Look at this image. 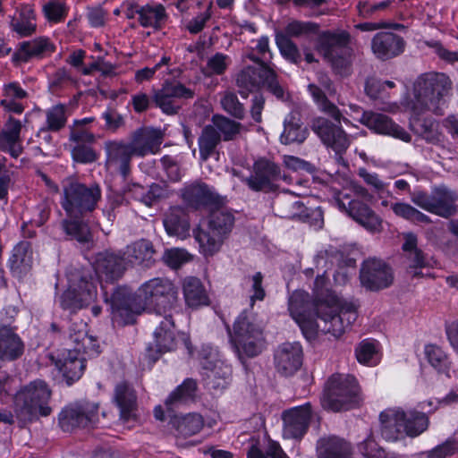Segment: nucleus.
Returning <instances> with one entry per match:
<instances>
[{
	"instance_id": "3c124183",
	"label": "nucleus",
	"mask_w": 458,
	"mask_h": 458,
	"mask_svg": "<svg viewBox=\"0 0 458 458\" xmlns=\"http://www.w3.org/2000/svg\"><path fill=\"white\" fill-rule=\"evenodd\" d=\"M412 115L410 119L411 129L419 136L428 141L437 140V124L431 117H420L423 113L416 114L411 110Z\"/></svg>"
},
{
	"instance_id": "09e8293b",
	"label": "nucleus",
	"mask_w": 458,
	"mask_h": 458,
	"mask_svg": "<svg viewBox=\"0 0 458 458\" xmlns=\"http://www.w3.org/2000/svg\"><path fill=\"white\" fill-rule=\"evenodd\" d=\"M210 125L216 128V132L220 133L221 140L224 141L236 140L243 130V125L240 122L222 114H214Z\"/></svg>"
},
{
	"instance_id": "f3484780",
	"label": "nucleus",
	"mask_w": 458,
	"mask_h": 458,
	"mask_svg": "<svg viewBox=\"0 0 458 458\" xmlns=\"http://www.w3.org/2000/svg\"><path fill=\"white\" fill-rule=\"evenodd\" d=\"M195 91L178 81H165L162 87L153 91L154 107L167 115L177 114L183 101L192 99Z\"/></svg>"
},
{
	"instance_id": "b1692460",
	"label": "nucleus",
	"mask_w": 458,
	"mask_h": 458,
	"mask_svg": "<svg viewBox=\"0 0 458 458\" xmlns=\"http://www.w3.org/2000/svg\"><path fill=\"white\" fill-rule=\"evenodd\" d=\"M360 280L368 290L378 291L392 284L393 271L383 260L369 259L361 265Z\"/></svg>"
},
{
	"instance_id": "473e14b6",
	"label": "nucleus",
	"mask_w": 458,
	"mask_h": 458,
	"mask_svg": "<svg viewBox=\"0 0 458 458\" xmlns=\"http://www.w3.org/2000/svg\"><path fill=\"white\" fill-rule=\"evenodd\" d=\"M25 351V344L16 333V327L0 324V360L14 361Z\"/></svg>"
},
{
	"instance_id": "a211bd4d",
	"label": "nucleus",
	"mask_w": 458,
	"mask_h": 458,
	"mask_svg": "<svg viewBox=\"0 0 458 458\" xmlns=\"http://www.w3.org/2000/svg\"><path fill=\"white\" fill-rule=\"evenodd\" d=\"M131 148L123 140H109L104 143L105 167L112 174H118L124 184L131 177V162L135 157Z\"/></svg>"
},
{
	"instance_id": "58836bf2",
	"label": "nucleus",
	"mask_w": 458,
	"mask_h": 458,
	"mask_svg": "<svg viewBox=\"0 0 458 458\" xmlns=\"http://www.w3.org/2000/svg\"><path fill=\"white\" fill-rule=\"evenodd\" d=\"M11 28L20 37L25 38L37 30L36 13L32 5L22 4L11 20Z\"/></svg>"
},
{
	"instance_id": "20e7f679",
	"label": "nucleus",
	"mask_w": 458,
	"mask_h": 458,
	"mask_svg": "<svg viewBox=\"0 0 458 458\" xmlns=\"http://www.w3.org/2000/svg\"><path fill=\"white\" fill-rule=\"evenodd\" d=\"M233 225L234 216L232 212L225 209L213 211L207 225H199L192 232L199 253L208 259L219 252Z\"/></svg>"
},
{
	"instance_id": "774afa93",
	"label": "nucleus",
	"mask_w": 458,
	"mask_h": 458,
	"mask_svg": "<svg viewBox=\"0 0 458 458\" xmlns=\"http://www.w3.org/2000/svg\"><path fill=\"white\" fill-rule=\"evenodd\" d=\"M458 451V431L448 438L445 443L438 445L429 452L427 458H447Z\"/></svg>"
},
{
	"instance_id": "4be33fe9",
	"label": "nucleus",
	"mask_w": 458,
	"mask_h": 458,
	"mask_svg": "<svg viewBox=\"0 0 458 458\" xmlns=\"http://www.w3.org/2000/svg\"><path fill=\"white\" fill-rule=\"evenodd\" d=\"M335 202L341 211L346 213L367 230L371 232L379 230L381 219L362 200L351 199L347 194L339 193L335 198Z\"/></svg>"
},
{
	"instance_id": "bf43d9fd",
	"label": "nucleus",
	"mask_w": 458,
	"mask_h": 458,
	"mask_svg": "<svg viewBox=\"0 0 458 458\" xmlns=\"http://www.w3.org/2000/svg\"><path fill=\"white\" fill-rule=\"evenodd\" d=\"M69 7L60 0H50L42 7L44 17L49 23L63 22L68 15Z\"/></svg>"
},
{
	"instance_id": "4d7b16f0",
	"label": "nucleus",
	"mask_w": 458,
	"mask_h": 458,
	"mask_svg": "<svg viewBox=\"0 0 458 458\" xmlns=\"http://www.w3.org/2000/svg\"><path fill=\"white\" fill-rule=\"evenodd\" d=\"M276 44L279 49L281 55L289 63L293 64H300L302 57L297 45L288 38L287 35L283 33H276Z\"/></svg>"
},
{
	"instance_id": "864d4df0",
	"label": "nucleus",
	"mask_w": 458,
	"mask_h": 458,
	"mask_svg": "<svg viewBox=\"0 0 458 458\" xmlns=\"http://www.w3.org/2000/svg\"><path fill=\"white\" fill-rule=\"evenodd\" d=\"M80 218L64 219L61 223L62 229L70 240H76L79 242H89L92 236L87 224L79 220Z\"/></svg>"
},
{
	"instance_id": "9b49d317",
	"label": "nucleus",
	"mask_w": 458,
	"mask_h": 458,
	"mask_svg": "<svg viewBox=\"0 0 458 458\" xmlns=\"http://www.w3.org/2000/svg\"><path fill=\"white\" fill-rule=\"evenodd\" d=\"M68 289L60 297L64 310L75 311L92 303L97 298V285L89 271L75 269L68 275Z\"/></svg>"
},
{
	"instance_id": "de8ad7c7",
	"label": "nucleus",
	"mask_w": 458,
	"mask_h": 458,
	"mask_svg": "<svg viewBox=\"0 0 458 458\" xmlns=\"http://www.w3.org/2000/svg\"><path fill=\"white\" fill-rule=\"evenodd\" d=\"M221 142L220 133L216 132V128L211 125H206L198 139L199 157L202 161H207L217 151L216 148Z\"/></svg>"
},
{
	"instance_id": "f704fd0d",
	"label": "nucleus",
	"mask_w": 458,
	"mask_h": 458,
	"mask_svg": "<svg viewBox=\"0 0 458 458\" xmlns=\"http://www.w3.org/2000/svg\"><path fill=\"white\" fill-rule=\"evenodd\" d=\"M70 340L74 344L72 350L76 351L80 356L87 355L92 358L101 352L98 341L88 335L87 324L82 321L79 325L73 323L70 327Z\"/></svg>"
},
{
	"instance_id": "2eb2a0df",
	"label": "nucleus",
	"mask_w": 458,
	"mask_h": 458,
	"mask_svg": "<svg viewBox=\"0 0 458 458\" xmlns=\"http://www.w3.org/2000/svg\"><path fill=\"white\" fill-rule=\"evenodd\" d=\"M98 409V403L87 400L70 403L58 415L59 426L64 432L98 427L100 424Z\"/></svg>"
},
{
	"instance_id": "4468645a",
	"label": "nucleus",
	"mask_w": 458,
	"mask_h": 458,
	"mask_svg": "<svg viewBox=\"0 0 458 458\" xmlns=\"http://www.w3.org/2000/svg\"><path fill=\"white\" fill-rule=\"evenodd\" d=\"M286 178L279 164L267 157H259L252 164L250 176L242 181L253 191L271 193L276 191L280 182L286 181Z\"/></svg>"
},
{
	"instance_id": "a19ab883",
	"label": "nucleus",
	"mask_w": 458,
	"mask_h": 458,
	"mask_svg": "<svg viewBox=\"0 0 458 458\" xmlns=\"http://www.w3.org/2000/svg\"><path fill=\"white\" fill-rule=\"evenodd\" d=\"M317 454L318 458H350L351 447L337 437H323L317 443Z\"/></svg>"
},
{
	"instance_id": "4c0bfd02",
	"label": "nucleus",
	"mask_w": 458,
	"mask_h": 458,
	"mask_svg": "<svg viewBox=\"0 0 458 458\" xmlns=\"http://www.w3.org/2000/svg\"><path fill=\"white\" fill-rule=\"evenodd\" d=\"M155 250L152 243L141 239L128 245L123 253V258L127 265L150 267L153 263Z\"/></svg>"
},
{
	"instance_id": "cd10ccee",
	"label": "nucleus",
	"mask_w": 458,
	"mask_h": 458,
	"mask_svg": "<svg viewBox=\"0 0 458 458\" xmlns=\"http://www.w3.org/2000/svg\"><path fill=\"white\" fill-rule=\"evenodd\" d=\"M405 45L402 36L390 31L377 32L371 39L372 53L381 61H387L402 55Z\"/></svg>"
},
{
	"instance_id": "f03ea898",
	"label": "nucleus",
	"mask_w": 458,
	"mask_h": 458,
	"mask_svg": "<svg viewBox=\"0 0 458 458\" xmlns=\"http://www.w3.org/2000/svg\"><path fill=\"white\" fill-rule=\"evenodd\" d=\"M328 284L329 279L325 273L317 276L313 286L312 310L317 317L316 327L324 334L338 338L356 321L358 314L352 304L338 309V298Z\"/></svg>"
},
{
	"instance_id": "6ab92c4d",
	"label": "nucleus",
	"mask_w": 458,
	"mask_h": 458,
	"mask_svg": "<svg viewBox=\"0 0 458 458\" xmlns=\"http://www.w3.org/2000/svg\"><path fill=\"white\" fill-rule=\"evenodd\" d=\"M184 205L192 210H203L216 208L224 204V198L213 186L201 181L186 183L180 191Z\"/></svg>"
},
{
	"instance_id": "79ce46f5",
	"label": "nucleus",
	"mask_w": 458,
	"mask_h": 458,
	"mask_svg": "<svg viewBox=\"0 0 458 458\" xmlns=\"http://www.w3.org/2000/svg\"><path fill=\"white\" fill-rule=\"evenodd\" d=\"M32 251L29 242H21L13 250L9 259V267L14 276H20L26 273L31 267Z\"/></svg>"
},
{
	"instance_id": "338daca9",
	"label": "nucleus",
	"mask_w": 458,
	"mask_h": 458,
	"mask_svg": "<svg viewBox=\"0 0 458 458\" xmlns=\"http://www.w3.org/2000/svg\"><path fill=\"white\" fill-rule=\"evenodd\" d=\"M67 118L65 107L56 105L49 108L46 113V126L51 131H58L64 127Z\"/></svg>"
},
{
	"instance_id": "5701e85b",
	"label": "nucleus",
	"mask_w": 458,
	"mask_h": 458,
	"mask_svg": "<svg viewBox=\"0 0 458 458\" xmlns=\"http://www.w3.org/2000/svg\"><path fill=\"white\" fill-rule=\"evenodd\" d=\"M55 50V45L47 37H38L17 43L11 61L15 67H19L33 60H41L50 55Z\"/></svg>"
},
{
	"instance_id": "423d86ee",
	"label": "nucleus",
	"mask_w": 458,
	"mask_h": 458,
	"mask_svg": "<svg viewBox=\"0 0 458 458\" xmlns=\"http://www.w3.org/2000/svg\"><path fill=\"white\" fill-rule=\"evenodd\" d=\"M50 397L51 391L44 381H34L24 386L14 398L17 419L25 425L38 420L39 416L50 415Z\"/></svg>"
},
{
	"instance_id": "2f4dec72",
	"label": "nucleus",
	"mask_w": 458,
	"mask_h": 458,
	"mask_svg": "<svg viewBox=\"0 0 458 458\" xmlns=\"http://www.w3.org/2000/svg\"><path fill=\"white\" fill-rule=\"evenodd\" d=\"M22 123L13 115H8L0 131V149L17 158L23 152L21 131Z\"/></svg>"
},
{
	"instance_id": "39448f33",
	"label": "nucleus",
	"mask_w": 458,
	"mask_h": 458,
	"mask_svg": "<svg viewBox=\"0 0 458 458\" xmlns=\"http://www.w3.org/2000/svg\"><path fill=\"white\" fill-rule=\"evenodd\" d=\"M382 437L394 442L404 436L417 437L428 428V420L424 412L404 411L400 408L387 409L379 415Z\"/></svg>"
},
{
	"instance_id": "603ef678",
	"label": "nucleus",
	"mask_w": 458,
	"mask_h": 458,
	"mask_svg": "<svg viewBox=\"0 0 458 458\" xmlns=\"http://www.w3.org/2000/svg\"><path fill=\"white\" fill-rule=\"evenodd\" d=\"M391 209L396 216L414 224L429 225L432 223V219L428 215L405 202H394L391 204Z\"/></svg>"
},
{
	"instance_id": "052dcab7",
	"label": "nucleus",
	"mask_w": 458,
	"mask_h": 458,
	"mask_svg": "<svg viewBox=\"0 0 458 458\" xmlns=\"http://www.w3.org/2000/svg\"><path fill=\"white\" fill-rule=\"evenodd\" d=\"M220 104L223 110L234 119L242 120L245 117V107L234 92L225 91L221 97Z\"/></svg>"
},
{
	"instance_id": "ea45409f",
	"label": "nucleus",
	"mask_w": 458,
	"mask_h": 458,
	"mask_svg": "<svg viewBox=\"0 0 458 458\" xmlns=\"http://www.w3.org/2000/svg\"><path fill=\"white\" fill-rule=\"evenodd\" d=\"M395 84L392 81H381L376 78H369L365 82V92L373 100L380 101L384 106L381 107L386 111H394L398 108L396 103H392L390 93L387 89H393Z\"/></svg>"
},
{
	"instance_id": "49530a36",
	"label": "nucleus",
	"mask_w": 458,
	"mask_h": 458,
	"mask_svg": "<svg viewBox=\"0 0 458 458\" xmlns=\"http://www.w3.org/2000/svg\"><path fill=\"white\" fill-rule=\"evenodd\" d=\"M197 383L192 378H186L165 399V404L168 411L194 399Z\"/></svg>"
},
{
	"instance_id": "9d476101",
	"label": "nucleus",
	"mask_w": 458,
	"mask_h": 458,
	"mask_svg": "<svg viewBox=\"0 0 458 458\" xmlns=\"http://www.w3.org/2000/svg\"><path fill=\"white\" fill-rule=\"evenodd\" d=\"M349 34L346 32H321L316 43V49L327 61L335 72L342 77L350 75L352 69L351 54L347 47Z\"/></svg>"
},
{
	"instance_id": "dca6fc26",
	"label": "nucleus",
	"mask_w": 458,
	"mask_h": 458,
	"mask_svg": "<svg viewBox=\"0 0 458 458\" xmlns=\"http://www.w3.org/2000/svg\"><path fill=\"white\" fill-rule=\"evenodd\" d=\"M199 363L208 388L222 391L227 387L232 377V367L220 358L216 348L203 345L199 352Z\"/></svg>"
},
{
	"instance_id": "ddd939ff",
	"label": "nucleus",
	"mask_w": 458,
	"mask_h": 458,
	"mask_svg": "<svg viewBox=\"0 0 458 458\" xmlns=\"http://www.w3.org/2000/svg\"><path fill=\"white\" fill-rule=\"evenodd\" d=\"M236 86L242 97L258 91L261 87L279 99L284 98V90L277 81V75L269 65H249L240 71L235 79Z\"/></svg>"
},
{
	"instance_id": "a878e982",
	"label": "nucleus",
	"mask_w": 458,
	"mask_h": 458,
	"mask_svg": "<svg viewBox=\"0 0 458 458\" xmlns=\"http://www.w3.org/2000/svg\"><path fill=\"white\" fill-rule=\"evenodd\" d=\"M360 122L377 134L392 136L403 141H410V134L389 116L372 111H363Z\"/></svg>"
},
{
	"instance_id": "13d9d810",
	"label": "nucleus",
	"mask_w": 458,
	"mask_h": 458,
	"mask_svg": "<svg viewBox=\"0 0 458 458\" xmlns=\"http://www.w3.org/2000/svg\"><path fill=\"white\" fill-rule=\"evenodd\" d=\"M246 57L258 65H269L273 55L269 47L268 37H260L257 40L256 46L246 55Z\"/></svg>"
},
{
	"instance_id": "aec40b11",
	"label": "nucleus",
	"mask_w": 458,
	"mask_h": 458,
	"mask_svg": "<svg viewBox=\"0 0 458 458\" xmlns=\"http://www.w3.org/2000/svg\"><path fill=\"white\" fill-rule=\"evenodd\" d=\"M342 121L344 123L349 122L343 115L339 121L334 120V122L318 117L314 121L312 126L313 131L321 140L323 144L331 148L336 153L345 151L351 143L348 134L342 128Z\"/></svg>"
},
{
	"instance_id": "69168bd1",
	"label": "nucleus",
	"mask_w": 458,
	"mask_h": 458,
	"mask_svg": "<svg viewBox=\"0 0 458 458\" xmlns=\"http://www.w3.org/2000/svg\"><path fill=\"white\" fill-rule=\"evenodd\" d=\"M355 355L360 363L373 366L377 364V344L374 340L365 339L355 349Z\"/></svg>"
},
{
	"instance_id": "7c9ffc66",
	"label": "nucleus",
	"mask_w": 458,
	"mask_h": 458,
	"mask_svg": "<svg viewBox=\"0 0 458 458\" xmlns=\"http://www.w3.org/2000/svg\"><path fill=\"white\" fill-rule=\"evenodd\" d=\"M126 264L120 253L110 251L100 252L97 255L94 269L98 277L102 280L115 281L123 274Z\"/></svg>"
},
{
	"instance_id": "6e6552de",
	"label": "nucleus",
	"mask_w": 458,
	"mask_h": 458,
	"mask_svg": "<svg viewBox=\"0 0 458 458\" xmlns=\"http://www.w3.org/2000/svg\"><path fill=\"white\" fill-rule=\"evenodd\" d=\"M361 401L360 389L357 379L351 375H332L324 389L321 404L332 411L349 410Z\"/></svg>"
},
{
	"instance_id": "412c9836",
	"label": "nucleus",
	"mask_w": 458,
	"mask_h": 458,
	"mask_svg": "<svg viewBox=\"0 0 458 458\" xmlns=\"http://www.w3.org/2000/svg\"><path fill=\"white\" fill-rule=\"evenodd\" d=\"M272 207L276 216L281 218L308 221L310 216H313L316 225H321L323 224V212L320 208L310 210L291 193L287 192L278 196L273 202Z\"/></svg>"
},
{
	"instance_id": "c03bdc74",
	"label": "nucleus",
	"mask_w": 458,
	"mask_h": 458,
	"mask_svg": "<svg viewBox=\"0 0 458 458\" xmlns=\"http://www.w3.org/2000/svg\"><path fill=\"white\" fill-rule=\"evenodd\" d=\"M163 224L166 233L171 236L183 237L190 230V223L182 208H170L165 216Z\"/></svg>"
},
{
	"instance_id": "0eeeda50",
	"label": "nucleus",
	"mask_w": 458,
	"mask_h": 458,
	"mask_svg": "<svg viewBox=\"0 0 458 458\" xmlns=\"http://www.w3.org/2000/svg\"><path fill=\"white\" fill-rule=\"evenodd\" d=\"M264 328L253 312L243 310L240 313L233 327V341L240 355L253 358L266 349Z\"/></svg>"
},
{
	"instance_id": "c756f323",
	"label": "nucleus",
	"mask_w": 458,
	"mask_h": 458,
	"mask_svg": "<svg viewBox=\"0 0 458 458\" xmlns=\"http://www.w3.org/2000/svg\"><path fill=\"white\" fill-rule=\"evenodd\" d=\"M85 356H80L76 351L68 349L57 355L55 366L62 374L68 386L79 380L85 369Z\"/></svg>"
},
{
	"instance_id": "6e6d98bb",
	"label": "nucleus",
	"mask_w": 458,
	"mask_h": 458,
	"mask_svg": "<svg viewBox=\"0 0 458 458\" xmlns=\"http://www.w3.org/2000/svg\"><path fill=\"white\" fill-rule=\"evenodd\" d=\"M308 90L323 113L334 120L339 121L341 119V111L334 103L328 100L325 91L320 87L315 84H310L308 86Z\"/></svg>"
},
{
	"instance_id": "393cba45",
	"label": "nucleus",
	"mask_w": 458,
	"mask_h": 458,
	"mask_svg": "<svg viewBox=\"0 0 458 458\" xmlns=\"http://www.w3.org/2000/svg\"><path fill=\"white\" fill-rule=\"evenodd\" d=\"M312 413L310 403L284 411L282 413L284 437L301 439L309 429Z\"/></svg>"
},
{
	"instance_id": "5fc2aeb1",
	"label": "nucleus",
	"mask_w": 458,
	"mask_h": 458,
	"mask_svg": "<svg viewBox=\"0 0 458 458\" xmlns=\"http://www.w3.org/2000/svg\"><path fill=\"white\" fill-rule=\"evenodd\" d=\"M424 352L427 360L436 370L448 375L451 369V361L441 347L436 344H427Z\"/></svg>"
},
{
	"instance_id": "0e129e2a",
	"label": "nucleus",
	"mask_w": 458,
	"mask_h": 458,
	"mask_svg": "<svg viewBox=\"0 0 458 458\" xmlns=\"http://www.w3.org/2000/svg\"><path fill=\"white\" fill-rule=\"evenodd\" d=\"M343 252L334 246L322 250L318 252L315 257V264L317 268L322 269L323 273L327 274V271L330 269L335 262H339L342 259Z\"/></svg>"
},
{
	"instance_id": "e433bc0d",
	"label": "nucleus",
	"mask_w": 458,
	"mask_h": 458,
	"mask_svg": "<svg viewBox=\"0 0 458 458\" xmlns=\"http://www.w3.org/2000/svg\"><path fill=\"white\" fill-rule=\"evenodd\" d=\"M308 135L309 131L301 123L300 112L297 110L291 111L284 117L280 142L284 145L301 144L305 141Z\"/></svg>"
},
{
	"instance_id": "37998d69",
	"label": "nucleus",
	"mask_w": 458,
	"mask_h": 458,
	"mask_svg": "<svg viewBox=\"0 0 458 458\" xmlns=\"http://www.w3.org/2000/svg\"><path fill=\"white\" fill-rule=\"evenodd\" d=\"M186 304L191 308H199L208 304V297L201 281L197 277H187L182 284Z\"/></svg>"
},
{
	"instance_id": "8fccbe9b",
	"label": "nucleus",
	"mask_w": 458,
	"mask_h": 458,
	"mask_svg": "<svg viewBox=\"0 0 458 458\" xmlns=\"http://www.w3.org/2000/svg\"><path fill=\"white\" fill-rule=\"evenodd\" d=\"M172 424L178 435L188 437L199 433L203 428L204 421L201 415L189 413L185 416L174 417Z\"/></svg>"
},
{
	"instance_id": "c9c22d12",
	"label": "nucleus",
	"mask_w": 458,
	"mask_h": 458,
	"mask_svg": "<svg viewBox=\"0 0 458 458\" xmlns=\"http://www.w3.org/2000/svg\"><path fill=\"white\" fill-rule=\"evenodd\" d=\"M308 294L302 291H295L289 299V311L292 317L301 325L303 333L306 335V329L310 327V334L313 335L317 331H319L316 327L315 322H306L309 318L310 307H312V302L310 303L308 301Z\"/></svg>"
},
{
	"instance_id": "c85d7f7f",
	"label": "nucleus",
	"mask_w": 458,
	"mask_h": 458,
	"mask_svg": "<svg viewBox=\"0 0 458 458\" xmlns=\"http://www.w3.org/2000/svg\"><path fill=\"white\" fill-rule=\"evenodd\" d=\"M162 142L163 134L160 130L142 127L131 133V140L127 143L135 157H143L148 154L157 153Z\"/></svg>"
},
{
	"instance_id": "f8f14e48",
	"label": "nucleus",
	"mask_w": 458,
	"mask_h": 458,
	"mask_svg": "<svg viewBox=\"0 0 458 458\" xmlns=\"http://www.w3.org/2000/svg\"><path fill=\"white\" fill-rule=\"evenodd\" d=\"M411 200L423 210L443 218H449L458 213V193L444 184L433 187L430 193L415 191L411 193Z\"/></svg>"
},
{
	"instance_id": "1a4fd4ad",
	"label": "nucleus",
	"mask_w": 458,
	"mask_h": 458,
	"mask_svg": "<svg viewBox=\"0 0 458 458\" xmlns=\"http://www.w3.org/2000/svg\"><path fill=\"white\" fill-rule=\"evenodd\" d=\"M101 188L97 183L86 185L71 181L64 185L61 206L70 218H81L93 212L101 199Z\"/></svg>"
},
{
	"instance_id": "72a5a7b5",
	"label": "nucleus",
	"mask_w": 458,
	"mask_h": 458,
	"mask_svg": "<svg viewBox=\"0 0 458 458\" xmlns=\"http://www.w3.org/2000/svg\"><path fill=\"white\" fill-rule=\"evenodd\" d=\"M113 402L119 410L122 420L126 422L136 420L137 395L135 390L127 382L118 383L114 386Z\"/></svg>"
},
{
	"instance_id": "e2e57ef3",
	"label": "nucleus",
	"mask_w": 458,
	"mask_h": 458,
	"mask_svg": "<svg viewBox=\"0 0 458 458\" xmlns=\"http://www.w3.org/2000/svg\"><path fill=\"white\" fill-rule=\"evenodd\" d=\"M247 458H289L277 442L268 441L262 450L257 445H251L247 452Z\"/></svg>"
},
{
	"instance_id": "bb28decb",
	"label": "nucleus",
	"mask_w": 458,
	"mask_h": 458,
	"mask_svg": "<svg viewBox=\"0 0 458 458\" xmlns=\"http://www.w3.org/2000/svg\"><path fill=\"white\" fill-rule=\"evenodd\" d=\"M276 371L290 377L296 373L302 364V347L299 343H284L278 346L274 355Z\"/></svg>"
},
{
	"instance_id": "7ed1b4c3",
	"label": "nucleus",
	"mask_w": 458,
	"mask_h": 458,
	"mask_svg": "<svg viewBox=\"0 0 458 458\" xmlns=\"http://www.w3.org/2000/svg\"><path fill=\"white\" fill-rule=\"evenodd\" d=\"M451 89L452 81L445 73H425L418 77L413 84L414 99L409 104L410 109L416 114L430 111L442 114Z\"/></svg>"
},
{
	"instance_id": "680f3d73",
	"label": "nucleus",
	"mask_w": 458,
	"mask_h": 458,
	"mask_svg": "<svg viewBox=\"0 0 458 458\" xmlns=\"http://www.w3.org/2000/svg\"><path fill=\"white\" fill-rule=\"evenodd\" d=\"M318 24L312 21H302L298 20L291 21L284 28L283 35L288 38H300L310 34H316L318 31Z\"/></svg>"
},
{
	"instance_id": "a18cd8bd",
	"label": "nucleus",
	"mask_w": 458,
	"mask_h": 458,
	"mask_svg": "<svg viewBox=\"0 0 458 458\" xmlns=\"http://www.w3.org/2000/svg\"><path fill=\"white\" fill-rule=\"evenodd\" d=\"M165 18L166 13L163 4L148 3L141 6L138 20L143 28L160 30Z\"/></svg>"
},
{
	"instance_id": "f257e3e1",
	"label": "nucleus",
	"mask_w": 458,
	"mask_h": 458,
	"mask_svg": "<svg viewBox=\"0 0 458 458\" xmlns=\"http://www.w3.org/2000/svg\"><path fill=\"white\" fill-rule=\"evenodd\" d=\"M112 312L124 324H131L135 316L146 309L153 310L163 318L154 331L158 352H165L176 347L173 316L180 311L178 288L168 279L156 277L131 293L127 287H118L110 298Z\"/></svg>"
}]
</instances>
